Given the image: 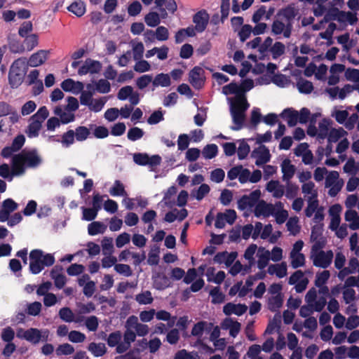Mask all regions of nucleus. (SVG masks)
Listing matches in <instances>:
<instances>
[{"instance_id":"f257e3e1","label":"nucleus","mask_w":359,"mask_h":359,"mask_svg":"<svg viewBox=\"0 0 359 359\" xmlns=\"http://www.w3.org/2000/svg\"><path fill=\"white\" fill-rule=\"evenodd\" d=\"M29 269L32 274H39L45 266H50L55 263V257L52 254H44L40 249L32 250L29 252Z\"/></svg>"},{"instance_id":"f03ea898","label":"nucleus","mask_w":359,"mask_h":359,"mask_svg":"<svg viewBox=\"0 0 359 359\" xmlns=\"http://www.w3.org/2000/svg\"><path fill=\"white\" fill-rule=\"evenodd\" d=\"M42 335L41 332L37 328H29L24 331L23 334L20 335V332L17 333L18 337L23 338L33 344H38L40 341H46L48 339V331L44 332Z\"/></svg>"},{"instance_id":"7ed1b4c3","label":"nucleus","mask_w":359,"mask_h":359,"mask_svg":"<svg viewBox=\"0 0 359 359\" xmlns=\"http://www.w3.org/2000/svg\"><path fill=\"white\" fill-rule=\"evenodd\" d=\"M230 101V113L232 120L235 126H231L232 130H239L243 126L245 119V114L241 111L238 106L233 102L232 99H229Z\"/></svg>"},{"instance_id":"20e7f679","label":"nucleus","mask_w":359,"mask_h":359,"mask_svg":"<svg viewBox=\"0 0 359 359\" xmlns=\"http://www.w3.org/2000/svg\"><path fill=\"white\" fill-rule=\"evenodd\" d=\"M311 258L315 266L326 269L332 263L333 252L332 250H328L326 252L320 250L315 255H312Z\"/></svg>"},{"instance_id":"39448f33","label":"nucleus","mask_w":359,"mask_h":359,"mask_svg":"<svg viewBox=\"0 0 359 359\" xmlns=\"http://www.w3.org/2000/svg\"><path fill=\"white\" fill-rule=\"evenodd\" d=\"M20 154L22 156L25 165L28 168H36L42 163V159L39 156L36 149H32L28 151H22Z\"/></svg>"},{"instance_id":"423d86ee","label":"nucleus","mask_w":359,"mask_h":359,"mask_svg":"<svg viewBox=\"0 0 359 359\" xmlns=\"http://www.w3.org/2000/svg\"><path fill=\"white\" fill-rule=\"evenodd\" d=\"M102 63L98 60H94L88 58L84 62V64L79 69L78 74L79 75H85L90 74H97L102 69Z\"/></svg>"},{"instance_id":"0eeeda50","label":"nucleus","mask_w":359,"mask_h":359,"mask_svg":"<svg viewBox=\"0 0 359 359\" xmlns=\"http://www.w3.org/2000/svg\"><path fill=\"white\" fill-rule=\"evenodd\" d=\"M251 157L256 158L255 165L260 166L270 161L271 154L269 149L265 145H261L252 151Z\"/></svg>"},{"instance_id":"6e6552de","label":"nucleus","mask_w":359,"mask_h":359,"mask_svg":"<svg viewBox=\"0 0 359 359\" xmlns=\"http://www.w3.org/2000/svg\"><path fill=\"white\" fill-rule=\"evenodd\" d=\"M210 16L208 12L203 9L198 11L193 16V22L196 24V32L201 33L204 32L208 25Z\"/></svg>"},{"instance_id":"1a4fd4ad","label":"nucleus","mask_w":359,"mask_h":359,"mask_svg":"<svg viewBox=\"0 0 359 359\" xmlns=\"http://www.w3.org/2000/svg\"><path fill=\"white\" fill-rule=\"evenodd\" d=\"M204 74V70L198 66L194 67L189 74V81L196 89L201 88L204 85V80L201 76Z\"/></svg>"},{"instance_id":"9d476101","label":"nucleus","mask_w":359,"mask_h":359,"mask_svg":"<svg viewBox=\"0 0 359 359\" xmlns=\"http://www.w3.org/2000/svg\"><path fill=\"white\" fill-rule=\"evenodd\" d=\"M11 165V180L13 176L21 175L25 171V163L20 154H15L12 157Z\"/></svg>"},{"instance_id":"9b49d317","label":"nucleus","mask_w":359,"mask_h":359,"mask_svg":"<svg viewBox=\"0 0 359 359\" xmlns=\"http://www.w3.org/2000/svg\"><path fill=\"white\" fill-rule=\"evenodd\" d=\"M254 214L257 217L260 216L267 217L274 214V206L271 203H266L264 200H261L256 204Z\"/></svg>"},{"instance_id":"f8f14e48","label":"nucleus","mask_w":359,"mask_h":359,"mask_svg":"<svg viewBox=\"0 0 359 359\" xmlns=\"http://www.w3.org/2000/svg\"><path fill=\"white\" fill-rule=\"evenodd\" d=\"M248 310V306L245 304H234L233 303H227L223 307V312L226 316H230L233 313L236 316H242Z\"/></svg>"},{"instance_id":"ddd939ff","label":"nucleus","mask_w":359,"mask_h":359,"mask_svg":"<svg viewBox=\"0 0 359 359\" xmlns=\"http://www.w3.org/2000/svg\"><path fill=\"white\" fill-rule=\"evenodd\" d=\"M48 50H40L32 54L27 62V65L30 67H38L45 62L48 58Z\"/></svg>"},{"instance_id":"4468645a","label":"nucleus","mask_w":359,"mask_h":359,"mask_svg":"<svg viewBox=\"0 0 359 359\" xmlns=\"http://www.w3.org/2000/svg\"><path fill=\"white\" fill-rule=\"evenodd\" d=\"M62 269V266L56 265L52 269L50 274L51 278L54 280L55 287L58 289H62L67 281L65 276L60 273Z\"/></svg>"},{"instance_id":"2eb2a0df","label":"nucleus","mask_w":359,"mask_h":359,"mask_svg":"<svg viewBox=\"0 0 359 359\" xmlns=\"http://www.w3.org/2000/svg\"><path fill=\"white\" fill-rule=\"evenodd\" d=\"M280 116L287 121L289 127H294L298 123L299 111L292 108L285 109Z\"/></svg>"},{"instance_id":"dca6fc26","label":"nucleus","mask_w":359,"mask_h":359,"mask_svg":"<svg viewBox=\"0 0 359 359\" xmlns=\"http://www.w3.org/2000/svg\"><path fill=\"white\" fill-rule=\"evenodd\" d=\"M297 15V11L292 5H288L277 12L276 18L285 19L286 21H293Z\"/></svg>"},{"instance_id":"f3484780","label":"nucleus","mask_w":359,"mask_h":359,"mask_svg":"<svg viewBox=\"0 0 359 359\" xmlns=\"http://www.w3.org/2000/svg\"><path fill=\"white\" fill-rule=\"evenodd\" d=\"M281 170L283 174V180L284 181H289L294 176L296 168L291 163L290 159L286 158L281 163Z\"/></svg>"},{"instance_id":"a211bd4d","label":"nucleus","mask_w":359,"mask_h":359,"mask_svg":"<svg viewBox=\"0 0 359 359\" xmlns=\"http://www.w3.org/2000/svg\"><path fill=\"white\" fill-rule=\"evenodd\" d=\"M171 84L170 77L168 74H158L154 79H152V90L158 86L168 87Z\"/></svg>"},{"instance_id":"6ab92c4d","label":"nucleus","mask_w":359,"mask_h":359,"mask_svg":"<svg viewBox=\"0 0 359 359\" xmlns=\"http://www.w3.org/2000/svg\"><path fill=\"white\" fill-rule=\"evenodd\" d=\"M346 222H350L349 228L352 230H357L359 229V215L354 210H348L345 212L344 216Z\"/></svg>"},{"instance_id":"aec40b11","label":"nucleus","mask_w":359,"mask_h":359,"mask_svg":"<svg viewBox=\"0 0 359 359\" xmlns=\"http://www.w3.org/2000/svg\"><path fill=\"white\" fill-rule=\"evenodd\" d=\"M14 67H11L8 73V83L12 88H17L23 81V74L15 73Z\"/></svg>"},{"instance_id":"412c9836","label":"nucleus","mask_w":359,"mask_h":359,"mask_svg":"<svg viewBox=\"0 0 359 359\" xmlns=\"http://www.w3.org/2000/svg\"><path fill=\"white\" fill-rule=\"evenodd\" d=\"M67 9L77 17H81L86 12V4L83 1L77 0L72 3Z\"/></svg>"},{"instance_id":"4be33fe9","label":"nucleus","mask_w":359,"mask_h":359,"mask_svg":"<svg viewBox=\"0 0 359 359\" xmlns=\"http://www.w3.org/2000/svg\"><path fill=\"white\" fill-rule=\"evenodd\" d=\"M169 278L165 274L158 273L154 279V285L156 290H163L170 286Z\"/></svg>"},{"instance_id":"5701e85b","label":"nucleus","mask_w":359,"mask_h":359,"mask_svg":"<svg viewBox=\"0 0 359 359\" xmlns=\"http://www.w3.org/2000/svg\"><path fill=\"white\" fill-rule=\"evenodd\" d=\"M222 93L226 95L234 94L236 95V99H238L239 96L243 94V90L236 83L231 82L222 88Z\"/></svg>"},{"instance_id":"b1692460","label":"nucleus","mask_w":359,"mask_h":359,"mask_svg":"<svg viewBox=\"0 0 359 359\" xmlns=\"http://www.w3.org/2000/svg\"><path fill=\"white\" fill-rule=\"evenodd\" d=\"M257 256V267L262 270L267 266L269 263L270 259V252L269 250H264L263 248H259Z\"/></svg>"},{"instance_id":"393cba45","label":"nucleus","mask_w":359,"mask_h":359,"mask_svg":"<svg viewBox=\"0 0 359 359\" xmlns=\"http://www.w3.org/2000/svg\"><path fill=\"white\" fill-rule=\"evenodd\" d=\"M283 299L282 294H278L269 298L268 309L272 312L278 311L279 309L283 306Z\"/></svg>"},{"instance_id":"a878e982","label":"nucleus","mask_w":359,"mask_h":359,"mask_svg":"<svg viewBox=\"0 0 359 359\" xmlns=\"http://www.w3.org/2000/svg\"><path fill=\"white\" fill-rule=\"evenodd\" d=\"M42 126L38 121H30V123L27 126L25 133L29 138H34L39 136V131Z\"/></svg>"},{"instance_id":"bb28decb","label":"nucleus","mask_w":359,"mask_h":359,"mask_svg":"<svg viewBox=\"0 0 359 359\" xmlns=\"http://www.w3.org/2000/svg\"><path fill=\"white\" fill-rule=\"evenodd\" d=\"M107 227V225L101 222H93L88 226V233L90 236L104 233Z\"/></svg>"},{"instance_id":"cd10ccee","label":"nucleus","mask_w":359,"mask_h":359,"mask_svg":"<svg viewBox=\"0 0 359 359\" xmlns=\"http://www.w3.org/2000/svg\"><path fill=\"white\" fill-rule=\"evenodd\" d=\"M8 48L13 53H22L25 51V46L14 36H8Z\"/></svg>"},{"instance_id":"c85d7f7f","label":"nucleus","mask_w":359,"mask_h":359,"mask_svg":"<svg viewBox=\"0 0 359 359\" xmlns=\"http://www.w3.org/2000/svg\"><path fill=\"white\" fill-rule=\"evenodd\" d=\"M109 194L113 196H126L123 184L118 180L114 181V185L109 189Z\"/></svg>"},{"instance_id":"c756f323","label":"nucleus","mask_w":359,"mask_h":359,"mask_svg":"<svg viewBox=\"0 0 359 359\" xmlns=\"http://www.w3.org/2000/svg\"><path fill=\"white\" fill-rule=\"evenodd\" d=\"M88 349L95 357L102 356L107 352L106 346L102 343L96 344L95 342H92L88 345Z\"/></svg>"},{"instance_id":"7c9ffc66","label":"nucleus","mask_w":359,"mask_h":359,"mask_svg":"<svg viewBox=\"0 0 359 359\" xmlns=\"http://www.w3.org/2000/svg\"><path fill=\"white\" fill-rule=\"evenodd\" d=\"M144 22L147 26L155 27L161 22L160 15L156 12L151 11L144 16Z\"/></svg>"},{"instance_id":"2f4dec72","label":"nucleus","mask_w":359,"mask_h":359,"mask_svg":"<svg viewBox=\"0 0 359 359\" xmlns=\"http://www.w3.org/2000/svg\"><path fill=\"white\" fill-rule=\"evenodd\" d=\"M74 135L78 142L85 141L90 135V128L86 126H78L74 130Z\"/></svg>"},{"instance_id":"473e14b6","label":"nucleus","mask_w":359,"mask_h":359,"mask_svg":"<svg viewBox=\"0 0 359 359\" xmlns=\"http://www.w3.org/2000/svg\"><path fill=\"white\" fill-rule=\"evenodd\" d=\"M346 134L347 132L342 128L339 129L332 128L327 135V141L329 143L337 142L341 137Z\"/></svg>"},{"instance_id":"72a5a7b5","label":"nucleus","mask_w":359,"mask_h":359,"mask_svg":"<svg viewBox=\"0 0 359 359\" xmlns=\"http://www.w3.org/2000/svg\"><path fill=\"white\" fill-rule=\"evenodd\" d=\"M218 153V147L215 144H207L202 150V155L205 159L215 158Z\"/></svg>"},{"instance_id":"f704fd0d","label":"nucleus","mask_w":359,"mask_h":359,"mask_svg":"<svg viewBox=\"0 0 359 359\" xmlns=\"http://www.w3.org/2000/svg\"><path fill=\"white\" fill-rule=\"evenodd\" d=\"M156 7H162L165 5V9L173 14L177 9V5L175 0H155Z\"/></svg>"},{"instance_id":"c9c22d12","label":"nucleus","mask_w":359,"mask_h":359,"mask_svg":"<svg viewBox=\"0 0 359 359\" xmlns=\"http://www.w3.org/2000/svg\"><path fill=\"white\" fill-rule=\"evenodd\" d=\"M49 111L46 107L43 106L39 109L36 114L30 117V121H38L42 126V123L48 118Z\"/></svg>"},{"instance_id":"e433bc0d","label":"nucleus","mask_w":359,"mask_h":359,"mask_svg":"<svg viewBox=\"0 0 359 359\" xmlns=\"http://www.w3.org/2000/svg\"><path fill=\"white\" fill-rule=\"evenodd\" d=\"M298 90L301 93L309 94L313 90L312 82L301 79L297 83Z\"/></svg>"},{"instance_id":"4c0bfd02","label":"nucleus","mask_w":359,"mask_h":359,"mask_svg":"<svg viewBox=\"0 0 359 359\" xmlns=\"http://www.w3.org/2000/svg\"><path fill=\"white\" fill-rule=\"evenodd\" d=\"M95 128L93 131V135L97 139H103L108 137L109 132L107 127L103 126H97L94 124L90 125V129Z\"/></svg>"},{"instance_id":"58836bf2","label":"nucleus","mask_w":359,"mask_h":359,"mask_svg":"<svg viewBox=\"0 0 359 359\" xmlns=\"http://www.w3.org/2000/svg\"><path fill=\"white\" fill-rule=\"evenodd\" d=\"M290 257L292 259L291 265L293 269H297L305 264V256L302 253L290 252Z\"/></svg>"},{"instance_id":"ea45409f","label":"nucleus","mask_w":359,"mask_h":359,"mask_svg":"<svg viewBox=\"0 0 359 359\" xmlns=\"http://www.w3.org/2000/svg\"><path fill=\"white\" fill-rule=\"evenodd\" d=\"M330 124V121L327 118H323L322 121L319 123V132L318 133V137L319 139L324 140L327 137Z\"/></svg>"},{"instance_id":"a19ab883","label":"nucleus","mask_w":359,"mask_h":359,"mask_svg":"<svg viewBox=\"0 0 359 359\" xmlns=\"http://www.w3.org/2000/svg\"><path fill=\"white\" fill-rule=\"evenodd\" d=\"M11 67H14L13 70L15 73L23 74V76L26 73L27 69V64L25 58H19L15 60Z\"/></svg>"},{"instance_id":"79ce46f5","label":"nucleus","mask_w":359,"mask_h":359,"mask_svg":"<svg viewBox=\"0 0 359 359\" xmlns=\"http://www.w3.org/2000/svg\"><path fill=\"white\" fill-rule=\"evenodd\" d=\"M285 50V45L282 42H276L270 48L273 59L276 60L284 54Z\"/></svg>"},{"instance_id":"37998d69","label":"nucleus","mask_w":359,"mask_h":359,"mask_svg":"<svg viewBox=\"0 0 359 359\" xmlns=\"http://www.w3.org/2000/svg\"><path fill=\"white\" fill-rule=\"evenodd\" d=\"M74 130H69L62 135L60 142L65 147H69L74 143L75 140Z\"/></svg>"},{"instance_id":"c03bdc74","label":"nucleus","mask_w":359,"mask_h":359,"mask_svg":"<svg viewBox=\"0 0 359 359\" xmlns=\"http://www.w3.org/2000/svg\"><path fill=\"white\" fill-rule=\"evenodd\" d=\"M239 142L240 144L238 149V157L240 160H243L248 156L250 151V147L244 139L239 140Z\"/></svg>"},{"instance_id":"a18cd8bd","label":"nucleus","mask_w":359,"mask_h":359,"mask_svg":"<svg viewBox=\"0 0 359 359\" xmlns=\"http://www.w3.org/2000/svg\"><path fill=\"white\" fill-rule=\"evenodd\" d=\"M95 90L100 93H107L111 90L110 83L106 80L101 79L95 82Z\"/></svg>"},{"instance_id":"49530a36","label":"nucleus","mask_w":359,"mask_h":359,"mask_svg":"<svg viewBox=\"0 0 359 359\" xmlns=\"http://www.w3.org/2000/svg\"><path fill=\"white\" fill-rule=\"evenodd\" d=\"M135 300L140 304H149L153 302V297L150 291L147 290L136 295Z\"/></svg>"},{"instance_id":"de8ad7c7","label":"nucleus","mask_w":359,"mask_h":359,"mask_svg":"<svg viewBox=\"0 0 359 359\" xmlns=\"http://www.w3.org/2000/svg\"><path fill=\"white\" fill-rule=\"evenodd\" d=\"M144 134V133L141 128L138 127H133L128 130L127 137L130 141L135 142L142 138Z\"/></svg>"},{"instance_id":"09e8293b","label":"nucleus","mask_w":359,"mask_h":359,"mask_svg":"<svg viewBox=\"0 0 359 359\" xmlns=\"http://www.w3.org/2000/svg\"><path fill=\"white\" fill-rule=\"evenodd\" d=\"M210 295L212 296V303L221 304L224 301V294L219 291V287H215L210 292Z\"/></svg>"},{"instance_id":"8fccbe9b","label":"nucleus","mask_w":359,"mask_h":359,"mask_svg":"<svg viewBox=\"0 0 359 359\" xmlns=\"http://www.w3.org/2000/svg\"><path fill=\"white\" fill-rule=\"evenodd\" d=\"M330 276V273L327 270H325L319 273H317L315 280V285L316 287H321L322 285H324L328 280Z\"/></svg>"},{"instance_id":"3c124183","label":"nucleus","mask_w":359,"mask_h":359,"mask_svg":"<svg viewBox=\"0 0 359 359\" xmlns=\"http://www.w3.org/2000/svg\"><path fill=\"white\" fill-rule=\"evenodd\" d=\"M299 219L297 217H291L286 223L287 230L293 235H296L300 231V226L298 225Z\"/></svg>"},{"instance_id":"603ef678","label":"nucleus","mask_w":359,"mask_h":359,"mask_svg":"<svg viewBox=\"0 0 359 359\" xmlns=\"http://www.w3.org/2000/svg\"><path fill=\"white\" fill-rule=\"evenodd\" d=\"M24 43L28 51L32 50L38 45V36L36 34H32L25 36Z\"/></svg>"},{"instance_id":"864d4df0","label":"nucleus","mask_w":359,"mask_h":359,"mask_svg":"<svg viewBox=\"0 0 359 359\" xmlns=\"http://www.w3.org/2000/svg\"><path fill=\"white\" fill-rule=\"evenodd\" d=\"M106 102V97H100L99 99L95 100L93 99L91 105L88 108L92 111L99 112L102 109Z\"/></svg>"},{"instance_id":"5fc2aeb1","label":"nucleus","mask_w":359,"mask_h":359,"mask_svg":"<svg viewBox=\"0 0 359 359\" xmlns=\"http://www.w3.org/2000/svg\"><path fill=\"white\" fill-rule=\"evenodd\" d=\"M285 28V23L280 20V18H276L271 25V32L274 35H279L282 34Z\"/></svg>"},{"instance_id":"6e6d98bb","label":"nucleus","mask_w":359,"mask_h":359,"mask_svg":"<svg viewBox=\"0 0 359 359\" xmlns=\"http://www.w3.org/2000/svg\"><path fill=\"white\" fill-rule=\"evenodd\" d=\"M208 323L206 321L198 322L194 325L191 330V334L194 337H201Z\"/></svg>"},{"instance_id":"4d7b16f0","label":"nucleus","mask_w":359,"mask_h":359,"mask_svg":"<svg viewBox=\"0 0 359 359\" xmlns=\"http://www.w3.org/2000/svg\"><path fill=\"white\" fill-rule=\"evenodd\" d=\"M60 318L67 323H71L74 320V313L69 307H63L59 311Z\"/></svg>"},{"instance_id":"13d9d810","label":"nucleus","mask_w":359,"mask_h":359,"mask_svg":"<svg viewBox=\"0 0 359 359\" xmlns=\"http://www.w3.org/2000/svg\"><path fill=\"white\" fill-rule=\"evenodd\" d=\"M114 270L119 274L123 275L126 277L133 275V271L130 266L125 264H117L114 266Z\"/></svg>"},{"instance_id":"bf43d9fd","label":"nucleus","mask_w":359,"mask_h":359,"mask_svg":"<svg viewBox=\"0 0 359 359\" xmlns=\"http://www.w3.org/2000/svg\"><path fill=\"white\" fill-rule=\"evenodd\" d=\"M151 82H152V75L144 74L136 80V85L139 89L142 90L145 88Z\"/></svg>"},{"instance_id":"052dcab7","label":"nucleus","mask_w":359,"mask_h":359,"mask_svg":"<svg viewBox=\"0 0 359 359\" xmlns=\"http://www.w3.org/2000/svg\"><path fill=\"white\" fill-rule=\"evenodd\" d=\"M262 119V115L260 112V109L257 107H254L251 111L250 123L254 128H256L261 122Z\"/></svg>"},{"instance_id":"680f3d73","label":"nucleus","mask_w":359,"mask_h":359,"mask_svg":"<svg viewBox=\"0 0 359 359\" xmlns=\"http://www.w3.org/2000/svg\"><path fill=\"white\" fill-rule=\"evenodd\" d=\"M102 247L104 255H111L114 249L112 238L104 237L102 241Z\"/></svg>"},{"instance_id":"e2e57ef3","label":"nucleus","mask_w":359,"mask_h":359,"mask_svg":"<svg viewBox=\"0 0 359 359\" xmlns=\"http://www.w3.org/2000/svg\"><path fill=\"white\" fill-rule=\"evenodd\" d=\"M121 339V333L120 331H116L109 334L107 338V344L110 347L116 346Z\"/></svg>"},{"instance_id":"0e129e2a","label":"nucleus","mask_w":359,"mask_h":359,"mask_svg":"<svg viewBox=\"0 0 359 359\" xmlns=\"http://www.w3.org/2000/svg\"><path fill=\"white\" fill-rule=\"evenodd\" d=\"M252 32V27L250 25H244L242 26L238 32V36L241 42L245 41Z\"/></svg>"},{"instance_id":"69168bd1","label":"nucleus","mask_w":359,"mask_h":359,"mask_svg":"<svg viewBox=\"0 0 359 359\" xmlns=\"http://www.w3.org/2000/svg\"><path fill=\"white\" fill-rule=\"evenodd\" d=\"M142 9L141 4L138 1L131 3L128 7V13L130 16H137Z\"/></svg>"},{"instance_id":"338daca9","label":"nucleus","mask_w":359,"mask_h":359,"mask_svg":"<svg viewBox=\"0 0 359 359\" xmlns=\"http://www.w3.org/2000/svg\"><path fill=\"white\" fill-rule=\"evenodd\" d=\"M154 32L155 38L158 41H166L169 37L168 29L165 27H158Z\"/></svg>"},{"instance_id":"774afa93","label":"nucleus","mask_w":359,"mask_h":359,"mask_svg":"<svg viewBox=\"0 0 359 359\" xmlns=\"http://www.w3.org/2000/svg\"><path fill=\"white\" fill-rule=\"evenodd\" d=\"M345 77L346 80L358 82L359 81V69L348 68L345 71Z\"/></svg>"}]
</instances>
